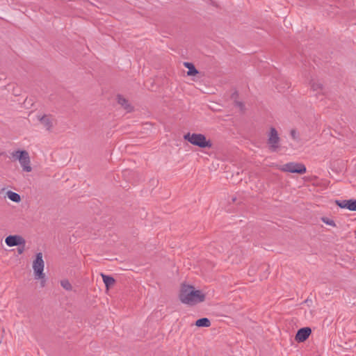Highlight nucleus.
I'll use <instances>...</instances> for the list:
<instances>
[{
    "instance_id": "18",
    "label": "nucleus",
    "mask_w": 356,
    "mask_h": 356,
    "mask_svg": "<svg viewBox=\"0 0 356 356\" xmlns=\"http://www.w3.org/2000/svg\"><path fill=\"white\" fill-rule=\"evenodd\" d=\"M322 221L325 223L326 225L335 227L336 224L334 221L332 219L327 218H322Z\"/></svg>"
},
{
    "instance_id": "9",
    "label": "nucleus",
    "mask_w": 356,
    "mask_h": 356,
    "mask_svg": "<svg viewBox=\"0 0 356 356\" xmlns=\"http://www.w3.org/2000/svg\"><path fill=\"white\" fill-rule=\"evenodd\" d=\"M311 333V328L308 327H302L298 331L296 335V340L298 342H303L309 337Z\"/></svg>"
},
{
    "instance_id": "17",
    "label": "nucleus",
    "mask_w": 356,
    "mask_h": 356,
    "mask_svg": "<svg viewBox=\"0 0 356 356\" xmlns=\"http://www.w3.org/2000/svg\"><path fill=\"white\" fill-rule=\"evenodd\" d=\"M60 285L63 289H65L67 291H71L72 289V286L67 280H61Z\"/></svg>"
},
{
    "instance_id": "11",
    "label": "nucleus",
    "mask_w": 356,
    "mask_h": 356,
    "mask_svg": "<svg viewBox=\"0 0 356 356\" xmlns=\"http://www.w3.org/2000/svg\"><path fill=\"white\" fill-rule=\"evenodd\" d=\"M118 102L120 105H121L124 109H126L128 112L131 111L132 108L129 103V101L124 98L122 95H118L117 97Z\"/></svg>"
},
{
    "instance_id": "4",
    "label": "nucleus",
    "mask_w": 356,
    "mask_h": 356,
    "mask_svg": "<svg viewBox=\"0 0 356 356\" xmlns=\"http://www.w3.org/2000/svg\"><path fill=\"white\" fill-rule=\"evenodd\" d=\"M11 156L13 159L19 161L24 172H30L32 171L30 156L28 152L26 150H17L12 152Z\"/></svg>"
},
{
    "instance_id": "20",
    "label": "nucleus",
    "mask_w": 356,
    "mask_h": 356,
    "mask_svg": "<svg viewBox=\"0 0 356 356\" xmlns=\"http://www.w3.org/2000/svg\"><path fill=\"white\" fill-rule=\"evenodd\" d=\"M24 246H23V245H22V247H21V248H19L17 249V252H18V253H19V254H22V253H23V252H24Z\"/></svg>"
},
{
    "instance_id": "2",
    "label": "nucleus",
    "mask_w": 356,
    "mask_h": 356,
    "mask_svg": "<svg viewBox=\"0 0 356 356\" xmlns=\"http://www.w3.org/2000/svg\"><path fill=\"white\" fill-rule=\"evenodd\" d=\"M32 268L35 279L40 280L41 286H44L45 284V275L44 273V261L43 260V254L42 252L36 254L35 258L33 261Z\"/></svg>"
},
{
    "instance_id": "14",
    "label": "nucleus",
    "mask_w": 356,
    "mask_h": 356,
    "mask_svg": "<svg viewBox=\"0 0 356 356\" xmlns=\"http://www.w3.org/2000/svg\"><path fill=\"white\" fill-rule=\"evenodd\" d=\"M184 65L188 69L187 74L188 76H195L198 74V71L195 69V66L191 63L185 62Z\"/></svg>"
},
{
    "instance_id": "15",
    "label": "nucleus",
    "mask_w": 356,
    "mask_h": 356,
    "mask_svg": "<svg viewBox=\"0 0 356 356\" xmlns=\"http://www.w3.org/2000/svg\"><path fill=\"white\" fill-rule=\"evenodd\" d=\"M6 196L8 199H10L11 201L14 202H19L21 200L20 195L15 192H13L11 191H8L6 193Z\"/></svg>"
},
{
    "instance_id": "19",
    "label": "nucleus",
    "mask_w": 356,
    "mask_h": 356,
    "mask_svg": "<svg viewBox=\"0 0 356 356\" xmlns=\"http://www.w3.org/2000/svg\"><path fill=\"white\" fill-rule=\"evenodd\" d=\"M291 138L295 140H298L299 139V134L295 129H292L290 132Z\"/></svg>"
},
{
    "instance_id": "3",
    "label": "nucleus",
    "mask_w": 356,
    "mask_h": 356,
    "mask_svg": "<svg viewBox=\"0 0 356 356\" xmlns=\"http://www.w3.org/2000/svg\"><path fill=\"white\" fill-rule=\"evenodd\" d=\"M184 138L192 145L201 148H210L212 146L211 142L209 140H207L205 136L202 134L188 133L184 136Z\"/></svg>"
},
{
    "instance_id": "12",
    "label": "nucleus",
    "mask_w": 356,
    "mask_h": 356,
    "mask_svg": "<svg viewBox=\"0 0 356 356\" xmlns=\"http://www.w3.org/2000/svg\"><path fill=\"white\" fill-rule=\"evenodd\" d=\"M311 88L314 91H316L317 92H322L323 90V86L322 83L318 80L313 79L310 83Z\"/></svg>"
},
{
    "instance_id": "7",
    "label": "nucleus",
    "mask_w": 356,
    "mask_h": 356,
    "mask_svg": "<svg viewBox=\"0 0 356 356\" xmlns=\"http://www.w3.org/2000/svg\"><path fill=\"white\" fill-rule=\"evenodd\" d=\"M5 243L8 247L17 245L25 246L26 241L20 235H10L6 238Z\"/></svg>"
},
{
    "instance_id": "1",
    "label": "nucleus",
    "mask_w": 356,
    "mask_h": 356,
    "mask_svg": "<svg viewBox=\"0 0 356 356\" xmlns=\"http://www.w3.org/2000/svg\"><path fill=\"white\" fill-rule=\"evenodd\" d=\"M179 299L184 304L194 305L203 302L205 300V294L192 286L183 285L180 291Z\"/></svg>"
},
{
    "instance_id": "5",
    "label": "nucleus",
    "mask_w": 356,
    "mask_h": 356,
    "mask_svg": "<svg viewBox=\"0 0 356 356\" xmlns=\"http://www.w3.org/2000/svg\"><path fill=\"white\" fill-rule=\"evenodd\" d=\"M279 169L283 172L291 173L304 174L306 172V167L300 163L290 162L281 165Z\"/></svg>"
},
{
    "instance_id": "6",
    "label": "nucleus",
    "mask_w": 356,
    "mask_h": 356,
    "mask_svg": "<svg viewBox=\"0 0 356 356\" xmlns=\"http://www.w3.org/2000/svg\"><path fill=\"white\" fill-rule=\"evenodd\" d=\"M280 141V138L277 131L274 127H271L268 134V145L272 152H275L278 149Z\"/></svg>"
},
{
    "instance_id": "10",
    "label": "nucleus",
    "mask_w": 356,
    "mask_h": 356,
    "mask_svg": "<svg viewBox=\"0 0 356 356\" xmlns=\"http://www.w3.org/2000/svg\"><path fill=\"white\" fill-rule=\"evenodd\" d=\"M38 119L47 130H50L53 127L54 119L49 115H38Z\"/></svg>"
},
{
    "instance_id": "16",
    "label": "nucleus",
    "mask_w": 356,
    "mask_h": 356,
    "mask_svg": "<svg viewBox=\"0 0 356 356\" xmlns=\"http://www.w3.org/2000/svg\"><path fill=\"white\" fill-rule=\"evenodd\" d=\"M195 325L197 327H207L210 326L211 323H210V321L207 318H202L198 319L195 322Z\"/></svg>"
},
{
    "instance_id": "8",
    "label": "nucleus",
    "mask_w": 356,
    "mask_h": 356,
    "mask_svg": "<svg viewBox=\"0 0 356 356\" xmlns=\"http://www.w3.org/2000/svg\"><path fill=\"white\" fill-rule=\"evenodd\" d=\"M336 204L341 209L356 211V200H336Z\"/></svg>"
},
{
    "instance_id": "13",
    "label": "nucleus",
    "mask_w": 356,
    "mask_h": 356,
    "mask_svg": "<svg viewBox=\"0 0 356 356\" xmlns=\"http://www.w3.org/2000/svg\"><path fill=\"white\" fill-rule=\"evenodd\" d=\"M101 276L107 290L115 284V280L113 277L104 273H101Z\"/></svg>"
}]
</instances>
